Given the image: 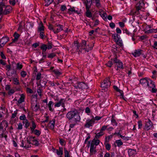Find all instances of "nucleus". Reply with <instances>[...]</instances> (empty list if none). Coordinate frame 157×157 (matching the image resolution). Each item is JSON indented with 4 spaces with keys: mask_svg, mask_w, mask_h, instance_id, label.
Listing matches in <instances>:
<instances>
[{
    "mask_svg": "<svg viewBox=\"0 0 157 157\" xmlns=\"http://www.w3.org/2000/svg\"><path fill=\"white\" fill-rule=\"evenodd\" d=\"M139 13H140L139 10H136H136L132 9L131 10V12L129 14L130 15L135 16L138 15Z\"/></svg>",
    "mask_w": 157,
    "mask_h": 157,
    "instance_id": "nucleus-22",
    "label": "nucleus"
},
{
    "mask_svg": "<svg viewBox=\"0 0 157 157\" xmlns=\"http://www.w3.org/2000/svg\"><path fill=\"white\" fill-rule=\"evenodd\" d=\"M8 40L9 38L7 37H2L0 40V46L2 47L8 41Z\"/></svg>",
    "mask_w": 157,
    "mask_h": 157,
    "instance_id": "nucleus-11",
    "label": "nucleus"
},
{
    "mask_svg": "<svg viewBox=\"0 0 157 157\" xmlns=\"http://www.w3.org/2000/svg\"><path fill=\"white\" fill-rule=\"evenodd\" d=\"M94 45L93 44H87L86 41L82 40L80 44L79 45L78 42L75 41L73 44V49L78 53V54L81 53L82 50H84L85 52H88L92 50Z\"/></svg>",
    "mask_w": 157,
    "mask_h": 157,
    "instance_id": "nucleus-1",
    "label": "nucleus"
},
{
    "mask_svg": "<svg viewBox=\"0 0 157 157\" xmlns=\"http://www.w3.org/2000/svg\"><path fill=\"white\" fill-rule=\"evenodd\" d=\"M63 26L59 24H56L54 25L53 32L55 33H57L63 30Z\"/></svg>",
    "mask_w": 157,
    "mask_h": 157,
    "instance_id": "nucleus-9",
    "label": "nucleus"
},
{
    "mask_svg": "<svg viewBox=\"0 0 157 157\" xmlns=\"http://www.w3.org/2000/svg\"><path fill=\"white\" fill-rule=\"evenodd\" d=\"M108 125H103V126L101 128V129L100 131L101 132H103L106 129H107V127H108Z\"/></svg>",
    "mask_w": 157,
    "mask_h": 157,
    "instance_id": "nucleus-61",
    "label": "nucleus"
},
{
    "mask_svg": "<svg viewBox=\"0 0 157 157\" xmlns=\"http://www.w3.org/2000/svg\"><path fill=\"white\" fill-rule=\"evenodd\" d=\"M32 144L36 146H38L39 144L38 141L36 139L34 141Z\"/></svg>",
    "mask_w": 157,
    "mask_h": 157,
    "instance_id": "nucleus-58",
    "label": "nucleus"
},
{
    "mask_svg": "<svg viewBox=\"0 0 157 157\" xmlns=\"http://www.w3.org/2000/svg\"><path fill=\"white\" fill-rule=\"evenodd\" d=\"M114 61L115 63H116V65L117 66L118 68L121 69L123 68L122 63L120 62V60L117 59V58H115L114 59Z\"/></svg>",
    "mask_w": 157,
    "mask_h": 157,
    "instance_id": "nucleus-12",
    "label": "nucleus"
},
{
    "mask_svg": "<svg viewBox=\"0 0 157 157\" xmlns=\"http://www.w3.org/2000/svg\"><path fill=\"white\" fill-rule=\"evenodd\" d=\"M65 157H70L69 153L68 151L64 149Z\"/></svg>",
    "mask_w": 157,
    "mask_h": 157,
    "instance_id": "nucleus-46",
    "label": "nucleus"
},
{
    "mask_svg": "<svg viewBox=\"0 0 157 157\" xmlns=\"http://www.w3.org/2000/svg\"><path fill=\"white\" fill-rule=\"evenodd\" d=\"M96 134V135L95 136V138L96 139H98L104 134V132H101L100 131L99 132Z\"/></svg>",
    "mask_w": 157,
    "mask_h": 157,
    "instance_id": "nucleus-31",
    "label": "nucleus"
},
{
    "mask_svg": "<svg viewBox=\"0 0 157 157\" xmlns=\"http://www.w3.org/2000/svg\"><path fill=\"white\" fill-rule=\"evenodd\" d=\"M20 75L22 77L24 78L27 75V73L25 71H22L21 72Z\"/></svg>",
    "mask_w": 157,
    "mask_h": 157,
    "instance_id": "nucleus-42",
    "label": "nucleus"
},
{
    "mask_svg": "<svg viewBox=\"0 0 157 157\" xmlns=\"http://www.w3.org/2000/svg\"><path fill=\"white\" fill-rule=\"evenodd\" d=\"M78 86L79 88L86 89L87 88V85L84 82H81L78 83Z\"/></svg>",
    "mask_w": 157,
    "mask_h": 157,
    "instance_id": "nucleus-18",
    "label": "nucleus"
},
{
    "mask_svg": "<svg viewBox=\"0 0 157 157\" xmlns=\"http://www.w3.org/2000/svg\"><path fill=\"white\" fill-rule=\"evenodd\" d=\"M119 35L117 34H114L112 35V37L114 39L115 41L117 43H119L121 44L122 42L120 41V39L119 37Z\"/></svg>",
    "mask_w": 157,
    "mask_h": 157,
    "instance_id": "nucleus-13",
    "label": "nucleus"
},
{
    "mask_svg": "<svg viewBox=\"0 0 157 157\" xmlns=\"http://www.w3.org/2000/svg\"><path fill=\"white\" fill-rule=\"evenodd\" d=\"M23 67V65L20 62H18L16 64V68L17 70H21Z\"/></svg>",
    "mask_w": 157,
    "mask_h": 157,
    "instance_id": "nucleus-32",
    "label": "nucleus"
},
{
    "mask_svg": "<svg viewBox=\"0 0 157 157\" xmlns=\"http://www.w3.org/2000/svg\"><path fill=\"white\" fill-rule=\"evenodd\" d=\"M99 143L100 140H99L98 139L96 140L94 138L92 140L90 144L96 147L98 145Z\"/></svg>",
    "mask_w": 157,
    "mask_h": 157,
    "instance_id": "nucleus-28",
    "label": "nucleus"
},
{
    "mask_svg": "<svg viewBox=\"0 0 157 157\" xmlns=\"http://www.w3.org/2000/svg\"><path fill=\"white\" fill-rule=\"evenodd\" d=\"M85 14L86 16L90 18L92 17V14L90 11V10H86Z\"/></svg>",
    "mask_w": 157,
    "mask_h": 157,
    "instance_id": "nucleus-35",
    "label": "nucleus"
},
{
    "mask_svg": "<svg viewBox=\"0 0 157 157\" xmlns=\"http://www.w3.org/2000/svg\"><path fill=\"white\" fill-rule=\"evenodd\" d=\"M53 72L56 75H59L61 74V73H60V72L59 71L57 70H53Z\"/></svg>",
    "mask_w": 157,
    "mask_h": 157,
    "instance_id": "nucleus-59",
    "label": "nucleus"
},
{
    "mask_svg": "<svg viewBox=\"0 0 157 157\" xmlns=\"http://www.w3.org/2000/svg\"><path fill=\"white\" fill-rule=\"evenodd\" d=\"M106 64L108 67H111L113 65V63L112 61H109Z\"/></svg>",
    "mask_w": 157,
    "mask_h": 157,
    "instance_id": "nucleus-63",
    "label": "nucleus"
},
{
    "mask_svg": "<svg viewBox=\"0 0 157 157\" xmlns=\"http://www.w3.org/2000/svg\"><path fill=\"white\" fill-rule=\"evenodd\" d=\"M92 3V2L90 1H88L87 0H86V1L84 2V4L86 6V10L90 9Z\"/></svg>",
    "mask_w": 157,
    "mask_h": 157,
    "instance_id": "nucleus-19",
    "label": "nucleus"
},
{
    "mask_svg": "<svg viewBox=\"0 0 157 157\" xmlns=\"http://www.w3.org/2000/svg\"><path fill=\"white\" fill-rule=\"evenodd\" d=\"M9 2L11 5L14 6L16 3V0H10Z\"/></svg>",
    "mask_w": 157,
    "mask_h": 157,
    "instance_id": "nucleus-56",
    "label": "nucleus"
},
{
    "mask_svg": "<svg viewBox=\"0 0 157 157\" xmlns=\"http://www.w3.org/2000/svg\"><path fill=\"white\" fill-rule=\"evenodd\" d=\"M22 123L25 124V126L26 128H28L30 125V123L27 119L23 121Z\"/></svg>",
    "mask_w": 157,
    "mask_h": 157,
    "instance_id": "nucleus-33",
    "label": "nucleus"
},
{
    "mask_svg": "<svg viewBox=\"0 0 157 157\" xmlns=\"http://www.w3.org/2000/svg\"><path fill=\"white\" fill-rule=\"evenodd\" d=\"M55 56L56 54L54 53H53L49 54L48 56V57L49 58H52L54 57H55Z\"/></svg>",
    "mask_w": 157,
    "mask_h": 157,
    "instance_id": "nucleus-53",
    "label": "nucleus"
},
{
    "mask_svg": "<svg viewBox=\"0 0 157 157\" xmlns=\"http://www.w3.org/2000/svg\"><path fill=\"white\" fill-rule=\"evenodd\" d=\"M53 105V102L52 101H49L47 105L49 110L52 112H53L54 110V109L52 108Z\"/></svg>",
    "mask_w": 157,
    "mask_h": 157,
    "instance_id": "nucleus-23",
    "label": "nucleus"
},
{
    "mask_svg": "<svg viewBox=\"0 0 157 157\" xmlns=\"http://www.w3.org/2000/svg\"><path fill=\"white\" fill-rule=\"evenodd\" d=\"M78 111L75 109L73 111H71L68 112L66 115L67 117L69 119L77 116Z\"/></svg>",
    "mask_w": 157,
    "mask_h": 157,
    "instance_id": "nucleus-4",
    "label": "nucleus"
},
{
    "mask_svg": "<svg viewBox=\"0 0 157 157\" xmlns=\"http://www.w3.org/2000/svg\"><path fill=\"white\" fill-rule=\"evenodd\" d=\"M34 133L37 136H39L41 133V132L38 130L35 129Z\"/></svg>",
    "mask_w": 157,
    "mask_h": 157,
    "instance_id": "nucleus-49",
    "label": "nucleus"
},
{
    "mask_svg": "<svg viewBox=\"0 0 157 157\" xmlns=\"http://www.w3.org/2000/svg\"><path fill=\"white\" fill-rule=\"evenodd\" d=\"M148 78L146 79L145 78H144L141 79L140 80V83L142 84V85L147 84V82H148Z\"/></svg>",
    "mask_w": 157,
    "mask_h": 157,
    "instance_id": "nucleus-30",
    "label": "nucleus"
},
{
    "mask_svg": "<svg viewBox=\"0 0 157 157\" xmlns=\"http://www.w3.org/2000/svg\"><path fill=\"white\" fill-rule=\"evenodd\" d=\"M128 153L130 156H132L136 154V150L129 149L128 150Z\"/></svg>",
    "mask_w": 157,
    "mask_h": 157,
    "instance_id": "nucleus-24",
    "label": "nucleus"
},
{
    "mask_svg": "<svg viewBox=\"0 0 157 157\" xmlns=\"http://www.w3.org/2000/svg\"><path fill=\"white\" fill-rule=\"evenodd\" d=\"M17 110H16V111L14 112V113L13 114H12V118H14L16 116V115L17 113Z\"/></svg>",
    "mask_w": 157,
    "mask_h": 157,
    "instance_id": "nucleus-64",
    "label": "nucleus"
},
{
    "mask_svg": "<svg viewBox=\"0 0 157 157\" xmlns=\"http://www.w3.org/2000/svg\"><path fill=\"white\" fill-rule=\"evenodd\" d=\"M90 141H88L87 147H89L90 146V155H92L95 154V153L97 152V151L96 150V147L91 144L90 145Z\"/></svg>",
    "mask_w": 157,
    "mask_h": 157,
    "instance_id": "nucleus-6",
    "label": "nucleus"
},
{
    "mask_svg": "<svg viewBox=\"0 0 157 157\" xmlns=\"http://www.w3.org/2000/svg\"><path fill=\"white\" fill-rule=\"evenodd\" d=\"M138 128L139 129H140L142 128L143 126V124H142V122L140 121L138 122Z\"/></svg>",
    "mask_w": 157,
    "mask_h": 157,
    "instance_id": "nucleus-55",
    "label": "nucleus"
},
{
    "mask_svg": "<svg viewBox=\"0 0 157 157\" xmlns=\"http://www.w3.org/2000/svg\"><path fill=\"white\" fill-rule=\"evenodd\" d=\"M31 125L30 128H36V124H35V120L34 119H31Z\"/></svg>",
    "mask_w": 157,
    "mask_h": 157,
    "instance_id": "nucleus-40",
    "label": "nucleus"
},
{
    "mask_svg": "<svg viewBox=\"0 0 157 157\" xmlns=\"http://www.w3.org/2000/svg\"><path fill=\"white\" fill-rule=\"evenodd\" d=\"M54 150L56 151L57 154L58 155H62L63 154V149L62 147H59V150L54 149Z\"/></svg>",
    "mask_w": 157,
    "mask_h": 157,
    "instance_id": "nucleus-29",
    "label": "nucleus"
},
{
    "mask_svg": "<svg viewBox=\"0 0 157 157\" xmlns=\"http://www.w3.org/2000/svg\"><path fill=\"white\" fill-rule=\"evenodd\" d=\"M152 127H153L152 123L149 119H148L146 122L144 128L146 130H148Z\"/></svg>",
    "mask_w": 157,
    "mask_h": 157,
    "instance_id": "nucleus-10",
    "label": "nucleus"
},
{
    "mask_svg": "<svg viewBox=\"0 0 157 157\" xmlns=\"http://www.w3.org/2000/svg\"><path fill=\"white\" fill-rule=\"evenodd\" d=\"M105 147L106 149L108 150H109L111 147L110 145L108 143H105Z\"/></svg>",
    "mask_w": 157,
    "mask_h": 157,
    "instance_id": "nucleus-52",
    "label": "nucleus"
},
{
    "mask_svg": "<svg viewBox=\"0 0 157 157\" xmlns=\"http://www.w3.org/2000/svg\"><path fill=\"white\" fill-rule=\"evenodd\" d=\"M113 88L115 90H116L117 92H119V93L120 94V96H121V98H122L124 99V98L123 91L122 90H120L118 88V87L116 86H113Z\"/></svg>",
    "mask_w": 157,
    "mask_h": 157,
    "instance_id": "nucleus-21",
    "label": "nucleus"
},
{
    "mask_svg": "<svg viewBox=\"0 0 157 157\" xmlns=\"http://www.w3.org/2000/svg\"><path fill=\"white\" fill-rule=\"evenodd\" d=\"M111 122L113 125H117V123L114 119H111Z\"/></svg>",
    "mask_w": 157,
    "mask_h": 157,
    "instance_id": "nucleus-48",
    "label": "nucleus"
},
{
    "mask_svg": "<svg viewBox=\"0 0 157 157\" xmlns=\"http://www.w3.org/2000/svg\"><path fill=\"white\" fill-rule=\"evenodd\" d=\"M12 10V8L11 6H6L4 11V14L6 15L9 14Z\"/></svg>",
    "mask_w": 157,
    "mask_h": 157,
    "instance_id": "nucleus-15",
    "label": "nucleus"
},
{
    "mask_svg": "<svg viewBox=\"0 0 157 157\" xmlns=\"http://www.w3.org/2000/svg\"><path fill=\"white\" fill-rule=\"evenodd\" d=\"M48 119L49 117L48 116H46V119L45 120L41 121V125L43 128H44V127L46 125L45 124H44L45 123L47 122L48 121Z\"/></svg>",
    "mask_w": 157,
    "mask_h": 157,
    "instance_id": "nucleus-37",
    "label": "nucleus"
},
{
    "mask_svg": "<svg viewBox=\"0 0 157 157\" xmlns=\"http://www.w3.org/2000/svg\"><path fill=\"white\" fill-rule=\"evenodd\" d=\"M120 133H121L120 130H119V131L118 132H115L114 134L115 135H119L120 137L121 138L123 139V140H128L127 137H126L124 136H122V135H121V134H120Z\"/></svg>",
    "mask_w": 157,
    "mask_h": 157,
    "instance_id": "nucleus-34",
    "label": "nucleus"
},
{
    "mask_svg": "<svg viewBox=\"0 0 157 157\" xmlns=\"http://www.w3.org/2000/svg\"><path fill=\"white\" fill-rule=\"evenodd\" d=\"M147 86L148 87L151 89V91L153 93H155L157 90L155 88V86L154 82L149 79H148V82L147 83Z\"/></svg>",
    "mask_w": 157,
    "mask_h": 157,
    "instance_id": "nucleus-2",
    "label": "nucleus"
},
{
    "mask_svg": "<svg viewBox=\"0 0 157 157\" xmlns=\"http://www.w3.org/2000/svg\"><path fill=\"white\" fill-rule=\"evenodd\" d=\"M142 51V50L140 49L136 50L134 52L132 53V54L134 57H137L141 54Z\"/></svg>",
    "mask_w": 157,
    "mask_h": 157,
    "instance_id": "nucleus-14",
    "label": "nucleus"
},
{
    "mask_svg": "<svg viewBox=\"0 0 157 157\" xmlns=\"http://www.w3.org/2000/svg\"><path fill=\"white\" fill-rule=\"evenodd\" d=\"M40 33V36L41 39H44V32H43V31H40V32H38Z\"/></svg>",
    "mask_w": 157,
    "mask_h": 157,
    "instance_id": "nucleus-50",
    "label": "nucleus"
},
{
    "mask_svg": "<svg viewBox=\"0 0 157 157\" xmlns=\"http://www.w3.org/2000/svg\"><path fill=\"white\" fill-rule=\"evenodd\" d=\"M19 119L20 120H22L23 121H24L27 119L25 115L24 114H22V115L21 116L19 117Z\"/></svg>",
    "mask_w": 157,
    "mask_h": 157,
    "instance_id": "nucleus-44",
    "label": "nucleus"
},
{
    "mask_svg": "<svg viewBox=\"0 0 157 157\" xmlns=\"http://www.w3.org/2000/svg\"><path fill=\"white\" fill-rule=\"evenodd\" d=\"M40 48L42 50V52H44L46 51L47 49V45L45 44H43Z\"/></svg>",
    "mask_w": 157,
    "mask_h": 157,
    "instance_id": "nucleus-38",
    "label": "nucleus"
},
{
    "mask_svg": "<svg viewBox=\"0 0 157 157\" xmlns=\"http://www.w3.org/2000/svg\"><path fill=\"white\" fill-rule=\"evenodd\" d=\"M20 35L18 33H17L16 32H15L14 34V38L12 39V42L11 43L9 44V45H10L12 44L13 42H15L17 41L20 37Z\"/></svg>",
    "mask_w": 157,
    "mask_h": 157,
    "instance_id": "nucleus-17",
    "label": "nucleus"
},
{
    "mask_svg": "<svg viewBox=\"0 0 157 157\" xmlns=\"http://www.w3.org/2000/svg\"><path fill=\"white\" fill-rule=\"evenodd\" d=\"M2 125L5 128H6L8 126V123L6 121H3L2 122Z\"/></svg>",
    "mask_w": 157,
    "mask_h": 157,
    "instance_id": "nucleus-47",
    "label": "nucleus"
},
{
    "mask_svg": "<svg viewBox=\"0 0 157 157\" xmlns=\"http://www.w3.org/2000/svg\"><path fill=\"white\" fill-rule=\"evenodd\" d=\"M142 7L141 6V3L139 2L136 5V10H140Z\"/></svg>",
    "mask_w": 157,
    "mask_h": 157,
    "instance_id": "nucleus-39",
    "label": "nucleus"
},
{
    "mask_svg": "<svg viewBox=\"0 0 157 157\" xmlns=\"http://www.w3.org/2000/svg\"><path fill=\"white\" fill-rule=\"evenodd\" d=\"M44 30V26L42 21H40L39 24L38 28V31H43Z\"/></svg>",
    "mask_w": 157,
    "mask_h": 157,
    "instance_id": "nucleus-25",
    "label": "nucleus"
},
{
    "mask_svg": "<svg viewBox=\"0 0 157 157\" xmlns=\"http://www.w3.org/2000/svg\"><path fill=\"white\" fill-rule=\"evenodd\" d=\"M36 139L35 138V137L30 136L29 137V141H31L32 142V143Z\"/></svg>",
    "mask_w": 157,
    "mask_h": 157,
    "instance_id": "nucleus-54",
    "label": "nucleus"
},
{
    "mask_svg": "<svg viewBox=\"0 0 157 157\" xmlns=\"http://www.w3.org/2000/svg\"><path fill=\"white\" fill-rule=\"evenodd\" d=\"M67 9L66 6L64 5H62L61 6L60 10L62 11H64Z\"/></svg>",
    "mask_w": 157,
    "mask_h": 157,
    "instance_id": "nucleus-57",
    "label": "nucleus"
},
{
    "mask_svg": "<svg viewBox=\"0 0 157 157\" xmlns=\"http://www.w3.org/2000/svg\"><path fill=\"white\" fill-rule=\"evenodd\" d=\"M13 83L14 84L17 85H19L20 84L19 80L17 78H13Z\"/></svg>",
    "mask_w": 157,
    "mask_h": 157,
    "instance_id": "nucleus-36",
    "label": "nucleus"
},
{
    "mask_svg": "<svg viewBox=\"0 0 157 157\" xmlns=\"http://www.w3.org/2000/svg\"><path fill=\"white\" fill-rule=\"evenodd\" d=\"M76 124H77V123L76 122H75L73 123L70 124V128L69 129V131H70L71 128H72L74 127Z\"/></svg>",
    "mask_w": 157,
    "mask_h": 157,
    "instance_id": "nucleus-51",
    "label": "nucleus"
},
{
    "mask_svg": "<svg viewBox=\"0 0 157 157\" xmlns=\"http://www.w3.org/2000/svg\"><path fill=\"white\" fill-rule=\"evenodd\" d=\"M64 101L63 99H61L59 102L55 103L54 105L55 107H59L61 105L63 106L64 104Z\"/></svg>",
    "mask_w": 157,
    "mask_h": 157,
    "instance_id": "nucleus-16",
    "label": "nucleus"
},
{
    "mask_svg": "<svg viewBox=\"0 0 157 157\" xmlns=\"http://www.w3.org/2000/svg\"><path fill=\"white\" fill-rule=\"evenodd\" d=\"M95 123L94 118H93L91 119H88L86 121V124L84 125V127L86 128H89L90 127L92 126Z\"/></svg>",
    "mask_w": 157,
    "mask_h": 157,
    "instance_id": "nucleus-7",
    "label": "nucleus"
},
{
    "mask_svg": "<svg viewBox=\"0 0 157 157\" xmlns=\"http://www.w3.org/2000/svg\"><path fill=\"white\" fill-rule=\"evenodd\" d=\"M115 143L117 144V146L119 147L122 145L123 144V142L121 140H116Z\"/></svg>",
    "mask_w": 157,
    "mask_h": 157,
    "instance_id": "nucleus-41",
    "label": "nucleus"
},
{
    "mask_svg": "<svg viewBox=\"0 0 157 157\" xmlns=\"http://www.w3.org/2000/svg\"><path fill=\"white\" fill-rule=\"evenodd\" d=\"M41 74L40 72H38L37 73L36 75V79L37 80H40L41 78Z\"/></svg>",
    "mask_w": 157,
    "mask_h": 157,
    "instance_id": "nucleus-45",
    "label": "nucleus"
},
{
    "mask_svg": "<svg viewBox=\"0 0 157 157\" xmlns=\"http://www.w3.org/2000/svg\"><path fill=\"white\" fill-rule=\"evenodd\" d=\"M20 95V97L17 101V103L19 104H20L24 101L25 98V95L24 94H21Z\"/></svg>",
    "mask_w": 157,
    "mask_h": 157,
    "instance_id": "nucleus-20",
    "label": "nucleus"
},
{
    "mask_svg": "<svg viewBox=\"0 0 157 157\" xmlns=\"http://www.w3.org/2000/svg\"><path fill=\"white\" fill-rule=\"evenodd\" d=\"M55 124V120H52V121H50L48 124V126L50 129H53L54 128Z\"/></svg>",
    "mask_w": 157,
    "mask_h": 157,
    "instance_id": "nucleus-26",
    "label": "nucleus"
},
{
    "mask_svg": "<svg viewBox=\"0 0 157 157\" xmlns=\"http://www.w3.org/2000/svg\"><path fill=\"white\" fill-rule=\"evenodd\" d=\"M110 82L109 78H106L101 83V87L103 88L104 89L105 88H107L110 86Z\"/></svg>",
    "mask_w": 157,
    "mask_h": 157,
    "instance_id": "nucleus-5",
    "label": "nucleus"
},
{
    "mask_svg": "<svg viewBox=\"0 0 157 157\" xmlns=\"http://www.w3.org/2000/svg\"><path fill=\"white\" fill-rule=\"evenodd\" d=\"M95 3H96V6L98 7H99L100 6L99 0H95Z\"/></svg>",
    "mask_w": 157,
    "mask_h": 157,
    "instance_id": "nucleus-62",
    "label": "nucleus"
},
{
    "mask_svg": "<svg viewBox=\"0 0 157 157\" xmlns=\"http://www.w3.org/2000/svg\"><path fill=\"white\" fill-rule=\"evenodd\" d=\"M31 106L32 109L35 111H37L40 108L39 104L36 101L32 100Z\"/></svg>",
    "mask_w": 157,
    "mask_h": 157,
    "instance_id": "nucleus-3",
    "label": "nucleus"
},
{
    "mask_svg": "<svg viewBox=\"0 0 157 157\" xmlns=\"http://www.w3.org/2000/svg\"><path fill=\"white\" fill-rule=\"evenodd\" d=\"M11 67L10 64L9 65H7L5 66V69L7 71L6 75L9 76H10V75L9 72L10 70L11 69Z\"/></svg>",
    "mask_w": 157,
    "mask_h": 157,
    "instance_id": "nucleus-27",
    "label": "nucleus"
},
{
    "mask_svg": "<svg viewBox=\"0 0 157 157\" xmlns=\"http://www.w3.org/2000/svg\"><path fill=\"white\" fill-rule=\"evenodd\" d=\"M21 146L22 147H24L25 148H27L31 147V142L27 139V140L24 142L22 140L21 142Z\"/></svg>",
    "mask_w": 157,
    "mask_h": 157,
    "instance_id": "nucleus-8",
    "label": "nucleus"
},
{
    "mask_svg": "<svg viewBox=\"0 0 157 157\" xmlns=\"http://www.w3.org/2000/svg\"><path fill=\"white\" fill-rule=\"evenodd\" d=\"M53 0H45V6H48L53 2Z\"/></svg>",
    "mask_w": 157,
    "mask_h": 157,
    "instance_id": "nucleus-43",
    "label": "nucleus"
},
{
    "mask_svg": "<svg viewBox=\"0 0 157 157\" xmlns=\"http://www.w3.org/2000/svg\"><path fill=\"white\" fill-rule=\"evenodd\" d=\"M23 125L21 123H19L18 124L17 129L19 130H21L22 129Z\"/></svg>",
    "mask_w": 157,
    "mask_h": 157,
    "instance_id": "nucleus-60",
    "label": "nucleus"
}]
</instances>
